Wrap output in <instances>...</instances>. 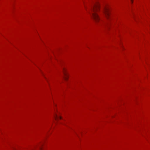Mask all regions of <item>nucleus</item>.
<instances>
[{
    "mask_svg": "<svg viewBox=\"0 0 150 150\" xmlns=\"http://www.w3.org/2000/svg\"><path fill=\"white\" fill-rule=\"evenodd\" d=\"M63 72L64 75V79L66 80L67 79L68 75L64 69H63Z\"/></svg>",
    "mask_w": 150,
    "mask_h": 150,
    "instance_id": "3",
    "label": "nucleus"
},
{
    "mask_svg": "<svg viewBox=\"0 0 150 150\" xmlns=\"http://www.w3.org/2000/svg\"><path fill=\"white\" fill-rule=\"evenodd\" d=\"M99 5L97 0H95L91 6L88 12L91 15L95 22L97 23L100 20V18L96 12L99 10Z\"/></svg>",
    "mask_w": 150,
    "mask_h": 150,
    "instance_id": "1",
    "label": "nucleus"
},
{
    "mask_svg": "<svg viewBox=\"0 0 150 150\" xmlns=\"http://www.w3.org/2000/svg\"><path fill=\"white\" fill-rule=\"evenodd\" d=\"M132 0H131V1H132Z\"/></svg>",
    "mask_w": 150,
    "mask_h": 150,
    "instance_id": "6",
    "label": "nucleus"
},
{
    "mask_svg": "<svg viewBox=\"0 0 150 150\" xmlns=\"http://www.w3.org/2000/svg\"><path fill=\"white\" fill-rule=\"evenodd\" d=\"M40 149L41 150L42 149V148H41V147H40Z\"/></svg>",
    "mask_w": 150,
    "mask_h": 150,
    "instance_id": "5",
    "label": "nucleus"
},
{
    "mask_svg": "<svg viewBox=\"0 0 150 150\" xmlns=\"http://www.w3.org/2000/svg\"><path fill=\"white\" fill-rule=\"evenodd\" d=\"M54 118L55 120H57L58 118H59L60 119H61V117L60 116H57V115L56 114H55L54 115Z\"/></svg>",
    "mask_w": 150,
    "mask_h": 150,
    "instance_id": "4",
    "label": "nucleus"
},
{
    "mask_svg": "<svg viewBox=\"0 0 150 150\" xmlns=\"http://www.w3.org/2000/svg\"><path fill=\"white\" fill-rule=\"evenodd\" d=\"M103 12L105 13L106 18H108L109 16V9L107 6H105L103 8Z\"/></svg>",
    "mask_w": 150,
    "mask_h": 150,
    "instance_id": "2",
    "label": "nucleus"
}]
</instances>
